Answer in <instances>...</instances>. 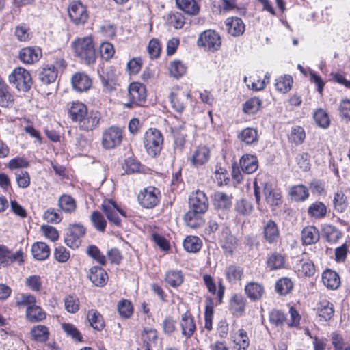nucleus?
<instances>
[{"label":"nucleus","instance_id":"1","mask_svg":"<svg viewBox=\"0 0 350 350\" xmlns=\"http://www.w3.org/2000/svg\"><path fill=\"white\" fill-rule=\"evenodd\" d=\"M72 47L77 57L87 64L94 63L96 49L91 36L77 38L72 42Z\"/></svg>","mask_w":350,"mask_h":350},{"label":"nucleus","instance_id":"2","mask_svg":"<svg viewBox=\"0 0 350 350\" xmlns=\"http://www.w3.org/2000/svg\"><path fill=\"white\" fill-rule=\"evenodd\" d=\"M163 144V137L159 130L150 128L146 131L144 137V145L149 155L154 157L159 155Z\"/></svg>","mask_w":350,"mask_h":350},{"label":"nucleus","instance_id":"3","mask_svg":"<svg viewBox=\"0 0 350 350\" xmlns=\"http://www.w3.org/2000/svg\"><path fill=\"white\" fill-rule=\"evenodd\" d=\"M8 81L18 90L22 92L29 91L32 85V79L29 72L22 67L14 69L8 76Z\"/></svg>","mask_w":350,"mask_h":350},{"label":"nucleus","instance_id":"4","mask_svg":"<svg viewBox=\"0 0 350 350\" xmlns=\"http://www.w3.org/2000/svg\"><path fill=\"white\" fill-rule=\"evenodd\" d=\"M122 139V129L118 126H111L103 131L101 145L105 150H111L119 146Z\"/></svg>","mask_w":350,"mask_h":350},{"label":"nucleus","instance_id":"5","mask_svg":"<svg viewBox=\"0 0 350 350\" xmlns=\"http://www.w3.org/2000/svg\"><path fill=\"white\" fill-rule=\"evenodd\" d=\"M68 13L70 20L75 25H83L89 17L87 7L79 1H72L69 4Z\"/></svg>","mask_w":350,"mask_h":350},{"label":"nucleus","instance_id":"6","mask_svg":"<svg viewBox=\"0 0 350 350\" xmlns=\"http://www.w3.org/2000/svg\"><path fill=\"white\" fill-rule=\"evenodd\" d=\"M160 195V191L157 188L149 186L139 192L137 199L142 207L152 208L159 202Z\"/></svg>","mask_w":350,"mask_h":350},{"label":"nucleus","instance_id":"7","mask_svg":"<svg viewBox=\"0 0 350 350\" xmlns=\"http://www.w3.org/2000/svg\"><path fill=\"white\" fill-rule=\"evenodd\" d=\"M221 44L219 34L214 30H206L200 34L198 45L207 50L215 51L220 49Z\"/></svg>","mask_w":350,"mask_h":350},{"label":"nucleus","instance_id":"8","mask_svg":"<svg viewBox=\"0 0 350 350\" xmlns=\"http://www.w3.org/2000/svg\"><path fill=\"white\" fill-rule=\"evenodd\" d=\"M128 95L130 101L125 105L126 107L131 108L134 106L141 105L146 98V88L139 83L133 82L129 87Z\"/></svg>","mask_w":350,"mask_h":350},{"label":"nucleus","instance_id":"9","mask_svg":"<svg viewBox=\"0 0 350 350\" xmlns=\"http://www.w3.org/2000/svg\"><path fill=\"white\" fill-rule=\"evenodd\" d=\"M101 208L108 220L116 226H119L121 222L118 214L126 217L125 212L119 208L115 202L111 200L104 201L102 204Z\"/></svg>","mask_w":350,"mask_h":350},{"label":"nucleus","instance_id":"10","mask_svg":"<svg viewBox=\"0 0 350 350\" xmlns=\"http://www.w3.org/2000/svg\"><path fill=\"white\" fill-rule=\"evenodd\" d=\"M190 97L189 93L180 90L178 87L173 88L171 92L169 99L172 107L177 112H182Z\"/></svg>","mask_w":350,"mask_h":350},{"label":"nucleus","instance_id":"11","mask_svg":"<svg viewBox=\"0 0 350 350\" xmlns=\"http://www.w3.org/2000/svg\"><path fill=\"white\" fill-rule=\"evenodd\" d=\"M203 282L208 290V291L213 295L216 296V301L217 304H220L224 298L225 292V286L222 282V280L219 279L218 281V289L216 288V282L213 278L208 274H204L202 275Z\"/></svg>","mask_w":350,"mask_h":350},{"label":"nucleus","instance_id":"12","mask_svg":"<svg viewBox=\"0 0 350 350\" xmlns=\"http://www.w3.org/2000/svg\"><path fill=\"white\" fill-rule=\"evenodd\" d=\"M189 208L196 212L206 213L208 208V201L206 194L200 190L192 192L189 197Z\"/></svg>","mask_w":350,"mask_h":350},{"label":"nucleus","instance_id":"13","mask_svg":"<svg viewBox=\"0 0 350 350\" xmlns=\"http://www.w3.org/2000/svg\"><path fill=\"white\" fill-rule=\"evenodd\" d=\"M262 234L265 241L269 244H276L280 239V232L277 223L269 219L263 222Z\"/></svg>","mask_w":350,"mask_h":350},{"label":"nucleus","instance_id":"14","mask_svg":"<svg viewBox=\"0 0 350 350\" xmlns=\"http://www.w3.org/2000/svg\"><path fill=\"white\" fill-rule=\"evenodd\" d=\"M219 243L225 253L232 254L237 245V240L231 233L230 229L226 226L221 228L219 237Z\"/></svg>","mask_w":350,"mask_h":350},{"label":"nucleus","instance_id":"15","mask_svg":"<svg viewBox=\"0 0 350 350\" xmlns=\"http://www.w3.org/2000/svg\"><path fill=\"white\" fill-rule=\"evenodd\" d=\"M210 150L206 146H198L192 152L188 160L194 167H200L205 165L210 159Z\"/></svg>","mask_w":350,"mask_h":350},{"label":"nucleus","instance_id":"16","mask_svg":"<svg viewBox=\"0 0 350 350\" xmlns=\"http://www.w3.org/2000/svg\"><path fill=\"white\" fill-rule=\"evenodd\" d=\"M101 119L100 113L98 111L92 110L86 113L81 120L77 124L80 130L91 131L97 128Z\"/></svg>","mask_w":350,"mask_h":350},{"label":"nucleus","instance_id":"17","mask_svg":"<svg viewBox=\"0 0 350 350\" xmlns=\"http://www.w3.org/2000/svg\"><path fill=\"white\" fill-rule=\"evenodd\" d=\"M15 261L19 263L23 261L22 251L19 250L14 253L6 246L0 244V268L8 266Z\"/></svg>","mask_w":350,"mask_h":350},{"label":"nucleus","instance_id":"18","mask_svg":"<svg viewBox=\"0 0 350 350\" xmlns=\"http://www.w3.org/2000/svg\"><path fill=\"white\" fill-rule=\"evenodd\" d=\"M228 33L234 37H238L243 34L245 25L243 20L239 17H228L224 22Z\"/></svg>","mask_w":350,"mask_h":350},{"label":"nucleus","instance_id":"19","mask_svg":"<svg viewBox=\"0 0 350 350\" xmlns=\"http://www.w3.org/2000/svg\"><path fill=\"white\" fill-rule=\"evenodd\" d=\"M42 56L40 48L26 47L22 49L18 54L19 59L24 64H31L38 62Z\"/></svg>","mask_w":350,"mask_h":350},{"label":"nucleus","instance_id":"20","mask_svg":"<svg viewBox=\"0 0 350 350\" xmlns=\"http://www.w3.org/2000/svg\"><path fill=\"white\" fill-rule=\"evenodd\" d=\"M263 192L265 200L270 206H277L282 204V193L280 189L273 188L271 185L267 183L264 186Z\"/></svg>","mask_w":350,"mask_h":350},{"label":"nucleus","instance_id":"21","mask_svg":"<svg viewBox=\"0 0 350 350\" xmlns=\"http://www.w3.org/2000/svg\"><path fill=\"white\" fill-rule=\"evenodd\" d=\"M88 278L96 286H103L108 280V274L103 268L94 266L90 269Z\"/></svg>","mask_w":350,"mask_h":350},{"label":"nucleus","instance_id":"22","mask_svg":"<svg viewBox=\"0 0 350 350\" xmlns=\"http://www.w3.org/2000/svg\"><path fill=\"white\" fill-rule=\"evenodd\" d=\"M88 112L86 105L81 102H72L68 104V113L72 122L79 123Z\"/></svg>","mask_w":350,"mask_h":350},{"label":"nucleus","instance_id":"23","mask_svg":"<svg viewBox=\"0 0 350 350\" xmlns=\"http://www.w3.org/2000/svg\"><path fill=\"white\" fill-rule=\"evenodd\" d=\"M317 310V314L320 321H329L334 314L333 304L326 299H323L318 303Z\"/></svg>","mask_w":350,"mask_h":350},{"label":"nucleus","instance_id":"24","mask_svg":"<svg viewBox=\"0 0 350 350\" xmlns=\"http://www.w3.org/2000/svg\"><path fill=\"white\" fill-rule=\"evenodd\" d=\"M73 88L78 92L88 90L92 85L90 78L81 72L75 73L71 79Z\"/></svg>","mask_w":350,"mask_h":350},{"label":"nucleus","instance_id":"25","mask_svg":"<svg viewBox=\"0 0 350 350\" xmlns=\"http://www.w3.org/2000/svg\"><path fill=\"white\" fill-rule=\"evenodd\" d=\"M215 208L226 210L232 205V197L221 191H215L211 196Z\"/></svg>","mask_w":350,"mask_h":350},{"label":"nucleus","instance_id":"26","mask_svg":"<svg viewBox=\"0 0 350 350\" xmlns=\"http://www.w3.org/2000/svg\"><path fill=\"white\" fill-rule=\"evenodd\" d=\"M240 166L245 174H252L258 167V160L255 155L245 154L240 159Z\"/></svg>","mask_w":350,"mask_h":350},{"label":"nucleus","instance_id":"27","mask_svg":"<svg viewBox=\"0 0 350 350\" xmlns=\"http://www.w3.org/2000/svg\"><path fill=\"white\" fill-rule=\"evenodd\" d=\"M301 241L304 245H309L314 244L319 240L320 235L317 228L308 226L301 230Z\"/></svg>","mask_w":350,"mask_h":350},{"label":"nucleus","instance_id":"28","mask_svg":"<svg viewBox=\"0 0 350 350\" xmlns=\"http://www.w3.org/2000/svg\"><path fill=\"white\" fill-rule=\"evenodd\" d=\"M180 326L182 334L189 338L196 330V325L190 312H186L181 317Z\"/></svg>","mask_w":350,"mask_h":350},{"label":"nucleus","instance_id":"29","mask_svg":"<svg viewBox=\"0 0 350 350\" xmlns=\"http://www.w3.org/2000/svg\"><path fill=\"white\" fill-rule=\"evenodd\" d=\"M58 70L54 65H47L42 68L38 74V78L43 84L53 83L57 77Z\"/></svg>","mask_w":350,"mask_h":350},{"label":"nucleus","instance_id":"30","mask_svg":"<svg viewBox=\"0 0 350 350\" xmlns=\"http://www.w3.org/2000/svg\"><path fill=\"white\" fill-rule=\"evenodd\" d=\"M245 293L252 301H258L262 297L265 290L262 284L251 282L245 286Z\"/></svg>","mask_w":350,"mask_h":350},{"label":"nucleus","instance_id":"31","mask_svg":"<svg viewBox=\"0 0 350 350\" xmlns=\"http://www.w3.org/2000/svg\"><path fill=\"white\" fill-rule=\"evenodd\" d=\"M322 282L329 289H336L340 284L338 273L330 269H327L322 273Z\"/></svg>","mask_w":350,"mask_h":350},{"label":"nucleus","instance_id":"32","mask_svg":"<svg viewBox=\"0 0 350 350\" xmlns=\"http://www.w3.org/2000/svg\"><path fill=\"white\" fill-rule=\"evenodd\" d=\"M193 208H189V211L184 215V221L187 226L191 228H196L203 223L202 212H196Z\"/></svg>","mask_w":350,"mask_h":350},{"label":"nucleus","instance_id":"33","mask_svg":"<svg viewBox=\"0 0 350 350\" xmlns=\"http://www.w3.org/2000/svg\"><path fill=\"white\" fill-rule=\"evenodd\" d=\"M245 305L246 299L240 294H235L230 299V309L237 316H241L244 312Z\"/></svg>","mask_w":350,"mask_h":350},{"label":"nucleus","instance_id":"34","mask_svg":"<svg viewBox=\"0 0 350 350\" xmlns=\"http://www.w3.org/2000/svg\"><path fill=\"white\" fill-rule=\"evenodd\" d=\"M176 3L180 10L190 16H194L199 12V5L195 0H176Z\"/></svg>","mask_w":350,"mask_h":350},{"label":"nucleus","instance_id":"35","mask_svg":"<svg viewBox=\"0 0 350 350\" xmlns=\"http://www.w3.org/2000/svg\"><path fill=\"white\" fill-rule=\"evenodd\" d=\"M31 252L34 258L38 260H44L49 256L50 249L45 243L37 242L33 244Z\"/></svg>","mask_w":350,"mask_h":350},{"label":"nucleus","instance_id":"36","mask_svg":"<svg viewBox=\"0 0 350 350\" xmlns=\"http://www.w3.org/2000/svg\"><path fill=\"white\" fill-rule=\"evenodd\" d=\"M243 275V269L240 266L230 265L225 269V275L226 280L230 283H236L241 280Z\"/></svg>","mask_w":350,"mask_h":350},{"label":"nucleus","instance_id":"37","mask_svg":"<svg viewBox=\"0 0 350 350\" xmlns=\"http://www.w3.org/2000/svg\"><path fill=\"white\" fill-rule=\"evenodd\" d=\"M87 317L90 325L96 330L100 331L105 327L102 315L96 310L92 309L88 312Z\"/></svg>","mask_w":350,"mask_h":350},{"label":"nucleus","instance_id":"38","mask_svg":"<svg viewBox=\"0 0 350 350\" xmlns=\"http://www.w3.org/2000/svg\"><path fill=\"white\" fill-rule=\"evenodd\" d=\"M25 316L31 322H38L46 318V313L41 307L34 305L26 309Z\"/></svg>","mask_w":350,"mask_h":350},{"label":"nucleus","instance_id":"39","mask_svg":"<svg viewBox=\"0 0 350 350\" xmlns=\"http://www.w3.org/2000/svg\"><path fill=\"white\" fill-rule=\"evenodd\" d=\"M308 214L310 217L315 219L323 218L327 214V207L321 202H315L308 207Z\"/></svg>","mask_w":350,"mask_h":350},{"label":"nucleus","instance_id":"40","mask_svg":"<svg viewBox=\"0 0 350 350\" xmlns=\"http://www.w3.org/2000/svg\"><path fill=\"white\" fill-rule=\"evenodd\" d=\"M289 194L291 198L296 202H304L309 196L308 189L303 185H298L291 187Z\"/></svg>","mask_w":350,"mask_h":350},{"label":"nucleus","instance_id":"41","mask_svg":"<svg viewBox=\"0 0 350 350\" xmlns=\"http://www.w3.org/2000/svg\"><path fill=\"white\" fill-rule=\"evenodd\" d=\"M184 276L180 271L170 270L166 272L165 281L172 287L176 288L182 284Z\"/></svg>","mask_w":350,"mask_h":350},{"label":"nucleus","instance_id":"42","mask_svg":"<svg viewBox=\"0 0 350 350\" xmlns=\"http://www.w3.org/2000/svg\"><path fill=\"white\" fill-rule=\"evenodd\" d=\"M234 210L238 215L241 216H249L254 211L252 203L244 198L237 200L234 204Z\"/></svg>","mask_w":350,"mask_h":350},{"label":"nucleus","instance_id":"43","mask_svg":"<svg viewBox=\"0 0 350 350\" xmlns=\"http://www.w3.org/2000/svg\"><path fill=\"white\" fill-rule=\"evenodd\" d=\"M262 105V102L258 97H252L243 105V111L246 114L253 115L260 110Z\"/></svg>","mask_w":350,"mask_h":350},{"label":"nucleus","instance_id":"44","mask_svg":"<svg viewBox=\"0 0 350 350\" xmlns=\"http://www.w3.org/2000/svg\"><path fill=\"white\" fill-rule=\"evenodd\" d=\"M206 307L204 311V327L208 330L213 329V319L214 314V304L213 300L211 297L206 298Z\"/></svg>","mask_w":350,"mask_h":350},{"label":"nucleus","instance_id":"45","mask_svg":"<svg viewBox=\"0 0 350 350\" xmlns=\"http://www.w3.org/2000/svg\"><path fill=\"white\" fill-rule=\"evenodd\" d=\"M238 138L246 144H252L258 141V132L254 128L247 127L240 132Z\"/></svg>","mask_w":350,"mask_h":350},{"label":"nucleus","instance_id":"46","mask_svg":"<svg viewBox=\"0 0 350 350\" xmlns=\"http://www.w3.org/2000/svg\"><path fill=\"white\" fill-rule=\"evenodd\" d=\"M315 123L321 128L327 129L330 125V119L328 113L322 108L317 109L313 113Z\"/></svg>","mask_w":350,"mask_h":350},{"label":"nucleus","instance_id":"47","mask_svg":"<svg viewBox=\"0 0 350 350\" xmlns=\"http://www.w3.org/2000/svg\"><path fill=\"white\" fill-rule=\"evenodd\" d=\"M99 75L103 88L107 91H111L116 85L114 72L111 70L107 71L102 70Z\"/></svg>","mask_w":350,"mask_h":350},{"label":"nucleus","instance_id":"48","mask_svg":"<svg viewBox=\"0 0 350 350\" xmlns=\"http://www.w3.org/2000/svg\"><path fill=\"white\" fill-rule=\"evenodd\" d=\"M323 237L329 243H336L340 237V231L332 225H326L322 230Z\"/></svg>","mask_w":350,"mask_h":350},{"label":"nucleus","instance_id":"49","mask_svg":"<svg viewBox=\"0 0 350 350\" xmlns=\"http://www.w3.org/2000/svg\"><path fill=\"white\" fill-rule=\"evenodd\" d=\"M234 347L237 350H246L249 347L250 341L247 332L243 329H239L234 338Z\"/></svg>","mask_w":350,"mask_h":350},{"label":"nucleus","instance_id":"50","mask_svg":"<svg viewBox=\"0 0 350 350\" xmlns=\"http://www.w3.org/2000/svg\"><path fill=\"white\" fill-rule=\"evenodd\" d=\"M333 205L334 209L339 213H342L347 208L348 205L347 199L342 191H338L334 193Z\"/></svg>","mask_w":350,"mask_h":350},{"label":"nucleus","instance_id":"51","mask_svg":"<svg viewBox=\"0 0 350 350\" xmlns=\"http://www.w3.org/2000/svg\"><path fill=\"white\" fill-rule=\"evenodd\" d=\"M185 250L189 252H197L202 247L201 240L196 236H188L183 241Z\"/></svg>","mask_w":350,"mask_h":350},{"label":"nucleus","instance_id":"52","mask_svg":"<svg viewBox=\"0 0 350 350\" xmlns=\"http://www.w3.org/2000/svg\"><path fill=\"white\" fill-rule=\"evenodd\" d=\"M267 263L271 270H277L284 267L285 259L281 254L274 252L269 256Z\"/></svg>","mask_w":350,"mask_h":350},{"label":"nucleus","instance_id":"53","mask_svg":"<svg viewBox=\"0 0 350 350\" xmlns=\"http://www.w3.org/2000/svg\"><path fill=\"white\" fill-rule=\"evenodd\" d=\"M31 334L35 340L43 342L48 340L49 332L46 326L38 325L31 329Z\"/></svg>","mask_w":350,"mask_h":350},{"label":"nucleus","instance_id":"54","mask_svg":"<svg viewBox=\"0 0 350 350\" xmlns=\"http://www.w3.org/2000/svg\"><path fill=\"white\" fill-rule=\"evenodd\" d=\"M293 78L291 75H285L275 80V86L276 90L282 93L288 92L292 87Z\"/></svg>","mask_w":350,"mask_h":350},{"label":"nucleus","instance_id":"55","mask_svg":"<svg viewBox=\"0 0 350 350\" xmlns=\"http://www.w3.org/2000/svg\"><path fill=\"white\" fill-rule=\"evenodd\" d=\"M13 101V98L9 92L8 85L0 78V106L8 107Z\"/></svg>","mask_w":350,"mask_h":350},{"label":"nucleus","instance_id":"56","mask_svg":"<svg viewBox=\"0 0 350 350\" xmlns=\"http://www.w3.org/2000/svg\"><path fill=\"white\" fill-rule=\"evenodd\" d=\"M59 206L66 213H72L76 208V202L68 195H62L58 201Z\"/></svg>","mask_w":350,"mask_h":350},{"label":"nucleus","instance_id":"57","mask_svg":"<svg viewBox=\"0 0 350 350\" xmlns=\"http://www.w3.org/2000/svg\"><path fill=\"white\" fill-rule=\"evenodd\" d=\"M293 288L292 280L288 278H282L277 281L275 291L282 295L289 293Z\"/></svg>","mask_w":350,"mask_h":350},{"label":"nucleus","instance_id":"58","mask_svg":"<svg viewBox=\"0 0 350 350\" xmlns=\"http://www.w3.org/2000/svg\"><path fill=\"white\" fill-rule=\"evenodd\" d=\"M297 271L301 276H312L315 273V267L313 262L310 260H301L297 265Z\"/></svg>","mask_w":350,"mask_h":350},{"label":"nucleus","instance_id":"59","mask_svg":"<svg viewBox=\"0 0 350 350\" xmlns=\"http://www.w3.org/2000/svg\"><path fill=\"white\" fill-rule=\"evenodd\" d=\"M142 339L144 345H146V350H150V345L157 343L158 339L157 330L152 328L144 329L142 333Z\"/></svg>","mask_w":350,"mask_h":350},{"label":"nucleus","instance_id":"60","mask_svg":"<svg viewBox=\"0 0 350 350\" xmlns=\"http://www.w3.org/2000/svg\"><path fill=\"white\" fill-rule=\"evenodd\" d=\"M91 221L94 227L100 232H104L106 228L107 221L103 215L98 211H94L91 214Z\"/></svg>","mask_w":350,"mask_h":350},{"label":"nucleus","instance_id":"61","mask_svg":"<svg viewBox=\"0 0 350 350\" xmlns=\"http://www.w3.org/2000/svg\"><path fill=\"white\" fill-rule=\"evenodd\" d=\"M168 69L170 75L176 79H178L186 72L185 66L178 60L172 62Z\"/></svg>","mask_w":350,"mask_h":350},{"label":"nucleus","instance_id":"62","mask_svg":"<svg viewBox=\"0 0 350 350\" xmlns=\"http://www.w3.org/2000/svg\"><path fill=\"white\" fill-rule=\"evenodd\" d=\"M36 299L31 294H21L16 298V305L18 307H32L36 305Z\"/></svg>","mask_w":350,"mask_h":350},{"label":"nucleus","instance_id":"63","mask_svg":"<svg viewBox=\"0 0 350 350\" xmlns=\"http://www.w3.org/2000/svg\"><path fill=\"white\" fill-rule=\"evenodd\" d=\"M87 254L100 265H105L106 264V257L97 246L94 245H89L87 248Z\"/></svg>","mask_w":350,"mask_h":350},{"label":"nucleus","instance_id":"64","mask_svg":"<svg viewBox=\"0 0 350 350\" xmlns=\"http://www.w3.org/2000/svg\"><path fill=\"white\" fill-rule=\"evenodd\" d=\"M117 307L120 315L123 318L130 317L133 312V307L131 302L126 299L120 300Z\"/></svg>","mask_w":350,"mask_h":350}]
</instances>
